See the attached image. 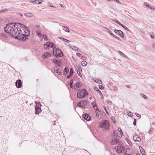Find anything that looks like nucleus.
Segmentation results:
<instances>
[{"instance_id":"62","label":"nucleus","mask_w":155,"mask_h":155,"mask_svg":"<svg viewBox=\"0 0 155 155\" xmlns=\"http://www.w3.org/2000/svg\"><path fill=\"white\" fill-rule=\"evenodd\" d=\"M107 103L110 104L112 103V102L110 101H107Z\"/></svg>"},{"instance_id":"22","label":"nucleus","mask_w":155,"mask_h":155,"mask_svg":"<svg viewBox=\"0 0 155 155\" xmlns=\"http://www.w3.org/2000/svg\"><path fill=\"white\" fill-rule=\"evenodd\" d=\"M91 104L93 106V107L95 109H97L98 108L97 107L96 102L94 101Z\"/></svg>"},{"instance_id":"36","label":"nucleus","mask_w":155,"mask_h":155,"mask_svg":"<svg viewBox=\"0 0 155 155\" xmlns=\"http://www.w3.org/2000/svg\"><path fill=\"white\" fill-rule=\"evenodd\" d=\"M112 20L115 21V22H116L117 24L120 25H121V24L119 21H118L117 20H116V19H112Z\"/></svg>"},{"instance_id":"35","label":"nucleus","mask_w":155,"mask_h":155,"mask_svg":"<svg viewBox=\"0 0 155 155\" xmlns=\"http://www.w3.org/2000/svg\"><path fill=\"white\" fill-rule=\"evenodd\" d=\"M149 35H150L151 37L152 38H154V34L153 33V32H151V33H149Z\"/></svg>"},{"instance_id":"32","label":"nucleus","mask_w":155,"mask_h":155,"mask_svg":"<svg viewBox=\"0 0 155 155\" xmlns=\"http://www.w3.org/2000/svg\"><path fill=\"white\" fill-rule=\"evenodd\" d=\"M104 28L106 29L107 31L111 35H113V34L111 33V32L107 28L104 27Z\"/></svg>"},{"instance_id":"64","label":"nucleus","mask_w":155,"mask_h":155,"mask_svg":"<svg viewBox=\"0 0 155 155\" xmlns=\"http://www.w3.org/2000/svg\"><path fill=\"white\" fill-rule=\"evenodd\" d=\"M144 5L146 6V7H147V5H147V3L146 2H144Z\"/></svg>"},{"instance_id":"52","label":"nucleus","mask_w":155,"mask_h":155,"mask_svg":"<svg viewBox=\"0 0 155 155\" xmlns=\"http://www.w3.org/2000/svg\"><path fill=\"white\" fill-rule=\"evenodd\" d=\"M133 124L134 126H135L136 124V119H134V122H133Z\"/></svg>"},{"instance_id":"43","label":"nucleus","mask_w":155,"mask_h":155,"mask_svg":"<svg viewBox=\"0 0 155 155\" xmlns=\"http://www.w3.org/2000/svg\"><path fill=\"white\" fill-rule=\"evenodd\" d=\"M112 36L113 37H114L115 38L117 39H118V40L120 41V39L118 37L116 36H114V35H112Z\"/></svg>"},{"instance_id":"59","label":"nucleus","mask_w":155,"mask_h":155,"mask_svg":"<svg viewBox=\"0 0 155 155\" xmlns=\"http://www.w3.org/2000/svg\"><path fill=\"white\" fill-rule=\"evenodd\" d=\"M78 70L79 71H82V69L81 68V67H79L78 68Z\"/></svg>"},{"instance_id":"2","label":"nucleus","mask_w":155,"mask_h":155,"mask_svg":"<svg viewBox=\"0 0 155 155\" xmlns=\"http://www.w3.org/2000/svg\"><path fill=\"white\" fill-rule=\"evenodd\" d=\"M120 145H119L114 148L113 150V152L111 153V155H119L123 152L124 150V148Z\"/></svg>"},{"instance_id":"38","label":"nucleus","mask_w":155,"mask_h":155,"mask_svg":"<svg viewBox=\"0 0 155 155\" xmlns=\"http://www.w3.org/2000/svg\"><path fill=\"white\" fill-rule=\"evenodd\" d=\"M42 36H43V38L46 41L47 40V37L46 35H42Z\"/></svg>"},{"instance_id":"20","label":"nucleus","mask_w":155,"mask_h":155,"mask_svg":"<svg viewBox=\"0 0 155 155\" xmlns=\"http://www.w3.org/2000/svg\"><path fill=\"white\" fill-rule=\"evenodd\" d=\"M62 27L63 28V29L65 31L68 32H70V30L68 27L64 26H62Z\"/></svg>"},{"instance_id":"1","label":"nucleus","mask_w":155,"mask_h":155,"mask_svg":"<svg viewBox=\"0 0 155 155\" xmlns=\"http://www.w3.org/2000/svg\"><path fill=\"white\" fill-rule=\"evenodd\" d=\"M4 31L18 39L26 41L29 36L30 31L24 25L19 23H12L6 25Z\"/></svg>"},{"instance_id":"41","label":"nucleus","mask_w":155,"mask_h":155,"mask_svg":"<svg viewBox=\"0 0 155 155\" xmlns=\"http://www.w3.org/2000/svg\"><path fill=\"white\" fill-rule=\"evenodd\" d=\"M95 89H94L95 90H96L98 92L101 94V91L97 87H95Z\"/></svg>"},{"instance_id":"4","label":"nucleus","mask_w":155,"mask_h":155,"mask_svg":"<svg viewBox=\"0 0 155 155\" xmlns=\"http://www.w3.org/2000/svg\"><path fill=\"white\" fill-rule=\"evenodd\" d=\"M99 127L104 128V130H108L109 127V122L108 121L105 120L100 124Z\"/></svg>"},{"instance_id":"25","label":"nucleus","mask_w":155,"mask_h":155,"mask_svg":"<svg viewBox=\"0 0 155 155\" xmlns=\"http://www.w3.org/2000/svg\"><path fill=\"white\" fill-rule=\"evenodd\" d=\"M140 96L141 97H142L144 99H147V97L144 94H143V93H141L140 94Z\"/></svg>"},{"instance_id":"50","label":"nucleus","mask_w":155,"mask_h":155,"mask_svg":"<svg viewBox=\"0 0 155 155\" xmlns=\"http://www.w3.org/2000/svg\"><path fill=\"white\" fill-rule=\"evenodd\" d=\"M58 38L59 39H61L63 41H65L66 39H65L64 38H61V37H58Z\"/></svg>"},{"instance_id":"11","label":"nucleus","mask_w":155,"mask_h":155,"mask_svg":"<svg viewBox=\"0 0 155 155\" xmlns=\"http://www.w3.org/2000/svg\"><path fill=\"white\" fill-rule=\"evenodd\" d=\"M83 117L85 120L87 121L90 120L91 117L87 114L85 113L83 115Z\"/></svg>"},{"instance_id":"42","label":"nucleus","mask_w":155,"mask_h":155,"mask_svg":"<svg viewBox=\"0 0 155 155\" xmlns=\"http://www.w3.org/2000/svg\"><path fill=\"white\" fill-rule=\"evenodd\" d=\"M128 115L129 116L131 117L133 116V114L130 112L129 111V112L128 113Z\"/></svg>"},{"instance_id":"31","label":"nucleus","mask_w":155,"mask_h":155,"mask_svg":"<svg viewBox=\"0 0 155 155\" xmlns=\"http://www.w3.org/2000/svg\"><path fill=\"white\" fill-rule=\"evenodd\" d=\"M94 81L98 84H101L102 81L100 79H96Z\"/></svg>"},{"instance_id":"14","label":"nucleus","mask_w":155,"mask_h":155,"mask_svg":"<svg viewBox=\"0 0 155 155\" xmlns=\"http://www.w3.org/2000/svg\"><path fill=\"white\" fill-rule=\"evenodd\" d=\"M81 86V85L80 84V82H78L76 83L75 85H74V89L75 90H78V89H77L76 88H80Z\"/></svg>"},{"instance_id":"19","label":"nucleus","mask_w":155,"mask_h":155,"mask_svg":"<svg viewBox=\"0 0 155 155\" xmlns=\"http://www.w3.org/2000/svg\"><path fill=\"white\" fill-rule=\"evenodd\" d=\"M54 71L55 72L58 73L59 75H61V72L60 70L58 69L57 68H54Z\"/></svg>"},{"instance_id":"49","label":"nucleus","mask_w":155,"mask_h":155,"mask_svg":"<svg viewBox=\"0 0 155 155\" xmlns=\"http://www.w3.org/2000/svg\"><path fill=\"white\" fill-rule=\"evenodd\" d=\"M150 8L151 9H153L155 10V7L151 6H150Z\"/></svg>"},{"instance_id":"56","label":"nucleus","mask_w":155,"mask_h":155,"mask_svg":"<svg viewBox=\"0 0 155 155\" xmlns=\"http://www.w3.org/2000/svg\"><path fill=\"white\" fill-rule=\"evenodd\" d=\"M71 76H72L71 75L69 74L68 75H67V78H69Z\"/></svg>"},{"instance_id":"39","label":"nucleus","mask_w":155,"mask_h":155,"mask_svg":"<svg viewBox=\"0 0 155 155\" xmlns=\"http://www.w3.org/2000/svg\"><path fill=\"white\" fill-rule=\"evenodd\" d=\"M34 3L35 4H40L39 1L38 0H34Z\"/></svg>"},{"instance_id":"21","label":"nucleus","mask_w":155,"mask_h":155,"mask_svg":"<svg viewBox=\"0 0 155 155\" xmlns=\"http://www.w3.org/2000/svg\"><path fill=\"white\" fill-rule=\"evenodd\" d=\"M36 32L37 35H38V37H39L40 36H42V35L41 34V31L40 30H36Z\"/></svg>"},{"instance_id":"63","label":"nucleus","mask_w":155,"mask_h":155,"mask_svg":"<svg viewBox=\"0 0 155 155\" xmlns=\"http://www.w3.org/2000/svg\"><path fill=\"white\" fill-rule=\"evenodd\" d=\"M38 0L39 1L40 3V4H41L44 0Z\"/></svg>"},{"instance_id":"8","label":"nucleus","mask_w":155,"mask_h":155,"mask_svg":"<svg viewBox=\"0 0 155 155\" xmlns=\"http://www.w3.org/2000/svg\"><path fill=\"white\" fill-rule=\"evenodd\" d=\"M15 85L17 88H20L22 86V83L20 79L18 80L15 82Z\"/></svg>"},{"instance_id":"9","label":"nucleus","mask_w":155,"mask_h":155,"mask_svg":"<svg viewBox=\"0 0 155 155\" xmlns=\"http://www.w3.org/2000/svg\"><path fill=\"white\" fill-rule=\"evenodd\" d=\"M114 32L120 36L121 37L124 38V34L123 32L121 30H118L117 29H115L114 31Z\"/></svg>"},{"instance_id":"40","label":"nucleus","mask_w":155,"mask_h":155,"mask_svg":"<svg viewBox=\"0 0 155 155\" xmlns=\"http://www.w3.org/2000/svg\"><path fill=\"white\" fill-rule=\"evenodd\" d=\"M56 47L55 45L54 44L51 43V48H56Z\"/></svg>"},{"instance_id":"23","label":"nucleus","mask_w":155,"mask_h":155,"mask_svg":"<svg viewBox=\"0 0 155 155\" xmlns=\"http://www.w3.org/2000/svg\"><path fill=\"white\" fill-rule=\"evenodd\" d=\"M24 15L27 16V17H32L33 16V15H32L31 13H25L24 14Z\"/></svg>"},{"instance_id":"18","label":"nucleus","mask_w":155,"mask_h":155,"mask_svg":"<svg viewBox=\"0 0 155 155\" xmlns=\"http://www.w3.org/2000/svg\"><path fill=\"white\" fill-rule=\"evenodd\" d=\"M118 53H119L121 56H122L123 57L127 58H128V57L121 51H118Z\"/></svg>"},{"instance_id":"3","label":"nucleus","mask_w":155,"mask_h":155,"mask_svg":"<svg viewBox=\"0 0 155 155\" xmlns=\"http://www.w3.org/2000/svg\"><path fill=\"white\" fill-rule=\"evenodd\" d=\"M88 95V94L87 91L84 89L79 90L77 93L78 97L81 99H83Z\"/></svg>"},{"instance_id":"29","label":"nucleus","mask_w":155,"mask_h":155,"mask_svg":"<svg viewBox=\"0 0 155 155\" xmlns=\"http://www.w3.org/2000/svg\"><path fill=\"white\" fill-rule=\"evenodd\" d=\"M64 72H65V73H64V74H67L69 72L68 69L66 67H65L64 69Z\"/></svg>"},{"instance_id":"45","label":"nucleus","mask_w":155,"mask_h":155,"mask_svg":"<svg viewBox=\"0 0 155 155\" xmlns=\"http://www.w3.org/2000/svg\"><path fill=\"white\" fill-rule=\"evenodd\" d=\"M48 44H45L44 46V48L46 49H47L48 48Z\"/></svg>"},{"instance_id":"54","label":"nucleus","mask_w":155,"mask_h":155,"mask_svg":"<svg viewBox=\"0 0 155 155\" xmlns=\"http://www.w3.org/2000/svg\"><path fill=\"white\" fill-rule=\"evenodd\" d=\"M77 48V47H75V46H72V47H71V48L73 49V50H76V48Z\"/></svg>"},{"instance_id":"28","label":"nucleus","mask_w":155,"mask_h":155,"mask_svg":"<svg viewBox=\"0 0 155 155\" xmlns=\"http://www.w3.org/2000/svg\"><path fill=\"white\" fill-rule=\"evenodd\" d=\"M82 65L84 66H85L87 65V63L85 61H82L81 62Z\"/></svg>"},{"instance_id":"44","label":"nucleus","mask_w":155,"mask_h":155,"mask_svg":"<svg viewBox=\"0 0 155 155\" xmlns=\"http://www.w3.org/2000/svg\"><path fill=\"white\" fill-rule=\"evenodd\" d=\"M99 88L101 90H102L104 88L103 86L102 85H99Z\"/></svg>"},{"instance_id":"53","label":"nucleus","mask_w":155,"mask_h":155,"mask_svg":"<svg viewBox=\"0 0 155 155\" xmlns=\"http://www.w3.org/2000/svg\"><path fill=\"white\" fill-rule=\"evenodd\" d=\"M7 11V10L6 9H5L4 10H3L0 11V12L3 13V12H5V11Z\"/></svg>"},{"instance_id":"60","label":"nucleus","mask_w":155,"mask_h":155,"mask_svg":"<svg viewBox=\"0 0 155 155\" xmlns=\"http://www.w3.org/2000/svg\"><path fill=\"white\" fill-rule=\"evenodd\" d=\"M65 42H66L67 43H69L70 42V41L68 40H67V39H66L65 41Z\"/></svg>"},{"instance_id":"6","label":"nucleus","mask_w":155,"mask_h":155,"mask_svg":"<svg viewBox=\"0 0 155 155\" xmlns=\"http://www.w3.org/2000/svg\"><path fill=\"white\" fill-rule=\"evenodd\" d=\"M111 144L112 145H121L122 142L120 141L117 138H114L111 140Z\"/></svg>"},{"instance_id":"61","label":"nucleus","mask_w":155,"mask_h":155,"mask_svg":"<svg viewBox=\"0 0 155 155\" xmlns=\"http://www.w3.org/2000/svg\"><path fill=\"white\" fill-rule=\"evenodd\" d=\"M152 46L153 48H155V43H154L152 44Z\"/></svg>"},{"instance_id":"30","label":"nucleus","mask_w":155,"mask_h":155,"mask_svg":"<svg viewBox=\"0 0 155 155\" xmlns=\"http://www.w3.org/2000/svg\"><path fill=\"white\" fill-rule=\"evenodd\" d=\"M120 26H121L122 27H123L124 29H126L127 31H130V30L128 29V28H127L126 26L123 25L121 24V25H120Z\"/></svg>"},{"instance_id":"15","label":"nucleus","mask_w":155,"mask_h":155,"mask_svg":"<svg viewBox=\"0 0 155 155\" xmlns=\"http://www.w3.org/2000/svg\"><path fill=\"white\" fill-rule=\"evenodd\" d=\"M51 56V54L48 52H47L45 53L43 55V58L44 59L48 58L49 57Z\"/></svg>"},{"instance_id":"12","label":"nucleus","mask_w":155,"mask_h":155,"mask_svg":"<svg viewBox=\"0 0 155 155\" xmlns=\"http://www.w3.org/2000/svg\"><path fill=\"white\" fill-rule=\"evenodd\" d=\"M96 115L97 117L99 119L101 118V113L100 111H99V109H96Z\"/></svg>"},{"instance_id":"34","label":"nucleus","mask_w":155,"mask_h":155,"mask_svg":"<svg viewBox=\"0 0 155 155\" xmlns=\"http://www.w3.org/2000/svg\"><path fill=\"white\" fill-rule=\"evenodd\" d=\"M126 140V141L128 142V143L130 145H132V143L130 141V140L127 138H126L125 139Z\"/></svg>"},{"instance_id":"47","label":"nucleus","mask_w":155,"mask_h":155,"mask_svg":"<svg viewBox=\"0 0 155 155\" xmlns=\"http://www.w3.org/2000/svg\"><path fill=\"white\" fill-rule=\"evenodd\" d=\"M47 44H48V48L49 47H51V42H48L47 43Z\"/></svg>"},{"instance_id":"46","label":"nucleus","mask_w":155,"mask_h":155,"mask_svg":"<svg viewBox=\"0 0 155 155\" xmlns=\"http://www.w3.org/2000/svg\"><path fill=\"white\" fill-rule=\"evenodd\" d=\"M35 28H36V30H40V27L38 25H36L35 26Z\"/></svg>"},{"instance_id":"33","label":"nucleus","mask_w":155,"mask_h":155,"mask_svg":"<svg viewBox=\"0 0 155 155\" xmlns=\"http://www.w3.org/2000/svg\"><path fill=\"white\" fill-rule=\"evenodd\" d=\"M1 36L3 37L7 38V36L6 33L5 32L2 33L1 34Z\"/></svg>"},{"instance_id":"5","label":"nucleus","mask_w":155,"mask_h":155,"mask_svg":"<svg viewBox=\"0 0 155 155\" xmlns=\"http://www.w3.org/2000/svg\"><path fill=\"white\" fill-rule=\"evenodd\" d=\"M53 53L54 56L57 58L61 57L63 55V54L61 51L58 49H54Z\"/></svg>"},{"instance_id":"17","label":"nucleus","mask_w":155,"mask_h":155,"mask_svg":"<svg viewBox=\"0 0 155 155\" xmlns=\"http://www.w3.org/2000/svg\"><path fill=\"white\" fill-rule=\"evenodd\" d=\"M53 61L54 63L56 64H57L58 66H60V64L61 62V60L54 59H53Z\"/></svg>"},{"instance_id":"58","label":"nucleus","mask_w":155,"mask_h":155,"mask_svg":"<svg viewBox=\"0 0 155 155\" xmlns=\"http://www.w3.org/2000/svg\"><path fill=\"white\" fill-rule=\"evenodd\" d=\"M136 116L138 117H139L140 118L141 117L140 115L139 114H136Z\"/></svg>"},{"instance_id":"7","label":"nucleus","mask_w":155,"mask_h":155,"mask_svg":"<svg viewBox=\"0 0 155 155\" xmlns=\"http://www.w3.org/2000/svg\"><path fill=\"white\" fill-rule=\"evenodd\" d=\"M87 101H81L77 104L78 106L83 108L87 104Z\"/></svg>"},{"instance_id":"16","label":"nucleus","mask_w":155,"mask_h":155,"mask_svg":"<svg viewBox=\"0 0 155 155\" xmlns=\"http://www.w3.org/2000/svg\"><path fill=\"white\" fill-rule=\"evenodd\" d=\"M125 150V152L124 153V155H130L132 154L130 153V150L129 148H126Z\"/></svg>"},{"instance_id":"10","label":"nucleus","mask_w":155,"mask_h":155,"mask_svg":"<svg viewBox=\"0 0 155 155\" xmlns=\"http://www.w3.org/2000/svg\"><path fill=\"white\" fill-rule=\"evenodd\" d=\"M134 140L135 141L140 142L141 139L139 136L137 135H135L133 137Z\"/></svg>"},{"instance_id":"55","label":"nucleus","mask_w":155,"mask_h":155,"mask_svg":"<svg viewBox=\"0 0 155 155\" xmlns=\"http://www.w3.org/2000/svg\"><path fill=\"white\" fill-rule=\"evenodd\" d=\"M76 55L78 57H80L81 55V54L80 53H77V54H76Z\"/></svg>"},{"instance_id":"13","label":"nucleus","mask_w":155,"mask_h":155,"mask_svg":"<svg viewBox=\"0 0 155 155\" xmlns=\"http://www.w3.org/2000/svg\"><path fill=\"white\" fill-rule=\"evenodd\" d=\"M35 114H38L41 111V108L39 107H35Z\"/></svg>"},{"instance_id":"48","label":"nucleus","mask_w":155,"mask_h":155,"mask_svg":"<svg viewBox=\"0 0 155 155\" xmlns=\"http://www.w3.org/2000/svg\"><path fill=\"white\" fill-rule=\"evenodd\" d=\"M77 73L78 74V75L80 76L81 77L82 76V75H81V74L80 73V72L79 71H77Z\"/></svg>"},{"instance_id":"51","label":"nucleus","mask_w":155,"mask_h":155,"mask_svg":"<svg viewBox=\"0 0 155 155\" xmlns=\"http://www.w3.org/2000/svg\"><path fill=\"white\" fill-rule=\"evenodd\" d=\"M58 38L59 39H61L63 41H65L66 39H65L64 38H61V37H58Z\"/></svg>"},{"instance_id":"37","label":"nucleus","mask_w":155,"mask_h":155,"mask_svg":"<svg viewBox=\"0 0 155 155\" xmlns=\"http://www.w3.org/2000/svg\"><path fill=\"white\" fill-rule=\"evenodd\" d=\"M73 73V70L72 68L70 69V72L69 74L71 75H72Z\"/></svg>"},{"instance_id":"26","label":"nucleus","mask_w":155,"mask_h":155,"mask_svg":"<svg viewBox=\"0 0 155 155\" xmlns=\"http://www.w3.org/2000/svg\"><path fill=\"white\" fill-rule=\"evenodd\" d=\"M118 131H119L120 134V136H119V137H122V135H123V133L122 130H121L120 128H118ZM119 136V135H118Z\"/></svg>"},{"instance_id":"57","label":"nucleus","mask_w":155,"mask_h":155,"mask_svg":"<svg viewBox=\"0 0 155 155\" xmlns=\"http://www.w3.org/2000/svg\"><path fill=\"white\" fill-rule=\"evenodd\" d=\"M34 0H30L29 1V2L31 3H34Z\"/></svg>"},{"instance_id":"27","label":"nucleus","mask_w":155,"mask_h":155,"mask_svg":"<svg viewBox=\"0 0 155 155\" xmlns=\"http://www.w3.org/2000/svg\"><path fill=\"white\" fill-rule=\"evenodd\" d=\"M73 80L71 79L70 81V84H69L70 87L71 88H73Z\"/></svg>"},{"instance_id":"24","label":"nucleus","mask_w":155,"mask_h":155,"mask_svg":"<svg viewBox=\"0 0 155 155\" xmlns=\"http://www.w3.org/2000/svg\"><path fill=\"white\" fill-rule=\"evenodd\" d=\"M139 149L141 153L143 155V154H144L145 153V152L144 149L141 147L140 146L139 147Z\"/></svg>"}]
</instances>
